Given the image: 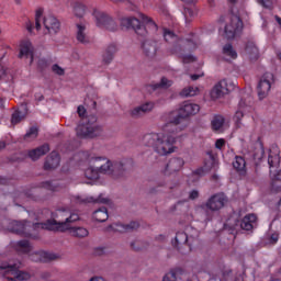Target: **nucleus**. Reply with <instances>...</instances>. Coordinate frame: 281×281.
I'll use <instances>...</instances> for the list:
<instances>
[{"mask_svg":"<svg viewBox=\"0 0 281 281\" xmlns=\"http://www.w3.org/2000/svg\"><path fill=\"white\" fill-rule=\"evenodd\" d=\"M162 281H177V272L170 271L164 278Z\"/></svg>","mask_w":281,"mask_h":281,"instance_id":"obj_52","label":"nucleus"},{"mask_svg":"<svg viewBox=\"0 0 281 281\" xmlns=\"http://www.w3.org/2000/svg\"><path fill=\"white\" fill-rule=\"evenodd\" d=\"M70 234L75 236V238H87L89 231L85 227H72Z\"/></svg>","mask_w":281,"mask_h":281,"instance_id":"obj_41","label":"nucleus"},{"mask_svg":"<svg viewBox=\"0 0 281 281\" xmlns=\"http://www.w3.org/2000/svg\"><path fill=\"white\" fill-rule=\"evenodd\" d=\"M93 16L95 19L98 27H103L109 32H117V23L113 20V18L109 16V14L94 10Z\"/></svg>","mask_w":281,"mask_h":281,"instance_id":"obj_11","label":"nucleus"},{"mask_svg":"<svg viewBox=\"0 0 281 281\" xmlns=\"http://www.w3.org/2000/svg\"><path fill=\"white\" fill-rule=\"evenodd\" d=\"M21 269V262L9 263L8 261L0 260V271H3L8 276L4 281H27L32 276L27 271L19 270Z\"/></svg>","mask_w":281,"mask_h":281,"instance_id":"obj_7","label":"nucleus"},{"mask_svg":"<svg viewBox=\"0 0 281 281\" xmlns=\"http://www.w3.org/2000/svg\"><path fill=\"white\" fill-rule=\"evenodd\" d=\"M161 48V42L155 38L145 40L142 43V50L146 58H156L157 52Z\"/></svg>","mask_w":281,"mask_h":281,"instance_id":"obj_13","label":"nucleus"},{"mask_svg":"<svg viewBox=\"0 0 281 281\" xmlns=\"http://www.w3.org/2000/svg\"><path fill=\"white\" fill-rule=\"evenodd\" d=\"M251 104H254V99L251 98V95L243 94L238 103V109L240 111H245V109H248V106H251Z\"/></svg>","mask_w":281,"mask_h":281,"instance_id":"obj_37","label":"nucleus"},{"mask_svg":"<svg viewBox=\"0 0 281 281\" xmlns=\"http://www.w3.org/2000/svg\"><path fill=\"white\" fill-rule=\"evenodd\" d=\"M201 111V106L196 103L183 102L177 114H171L169 122L165 125L166 133H170L171 135H177V133H181V122L186 120V117H190V115H196Z\"/></svg>","mask_w":281,"mask_h":281,"instance_id":"obj_4","label":"nucleus"},{"mask_svg":"<svg viewBox=\"0 0 281 281\" xmlns=\"http://www.w3.org/2000/svg\"><path fill=\"white\" fill-rule=\"evenodd\" d=\"M93 218L98 223H105V221H109V211H106V207H101L93 212Z\"/></svg>","mask_w":281,"mask_h":281,"instance_id":"obj_34","label":"nucleus"},{"mask_svg":"<svg viewBox=\"0 0 281 281\" xmlns=\"http://www.w3.org/2000/svg\"><path fill=\"white\" fill-rule=\"evenodd\" d=\"M143 144L161 156L175 153L177 137L165 133H149L143 136Z\"/></svg>","mask_w":281,"mask_h":281,"instance_id":"obj_2","label":"nucleus"},{"mask_svg":"<svg viewBox=\"0 0 281 281\" xmlns=\"http://www.w3.org/2000/svg\"><path fill=\"white\" fill-rule=\"evenodd\" d=\"M186 165V161L183 158L173 157L169 159L167 166H166V172H169V175H172L175 172H179L181 168Z\"/></svg>","mask_w":281,"mask_h":281,"instance_id":"obj_22","label":"nucleus"},{"mask_svg":"<svg viewBox=\"0 0 281 281\" xmlns=\"http://www.w3.org/2000/svg\"><path fill=\"white\" fill-rule=\"evenodd\" d=\"M31 58L30 65L34 63V46L32 45V42L30 41H23L20 46V54L19 58Z\"/></svg>","mask_w":281,"mask_h":281,"instance_id":"obj_21","label":"nucleus"},{"mask_svg":"<svg viewBox=\"0 0 281 281\" xmlns=\"http://www.w3.org/2000/svg\"><path fill=\"white\" fill-rule=\"evenodd\" d=\"M271 190L276 193L281 192V181L277 177L272 178Z\"/></svg>","mask_w":281,"mask_h":281,"instance_id":"obj_50","label":"nucleus"},{"mask_svg":"<svg viewBox=\"0 0 281 281\" xmlns=\"http://www.w3.org/2000/svg\"><path fill=\"white\" fill-rule=\"evenodd\" d=\"M181 98H194V95H199V88L196 87H188L181 90Z\"/></svg>","mask_w":281,"mask_h":281,"instance_id":"obj_42","label":"nucleus"},{"mask_svg":"<svg viewBox=\"0 0 281 281\" xmlns=\"http://www.w3.org/2000/svg\"><path fill=\"white\" fill-rule=\"evenodd\" d=\"M256 214H248L243 220H238L236 217H231L224 224V229L234 234V232H240L244 229L246 232H251L254 229V223L257 221Z\"/></svg>","mask_w":281,"mask_h":281,"instance_id":"obj_6","label":"nucleus"},{"mask_svg":"<svg viewBox=\"0 0 281 281\" xmlns=\"http://www.w3.org/2000/svg\"><path fill=\"white\" fill-rule=\"evenodd\" d=\"M77 113L79 117H82L81 123L76 128L77 137H79V139H93L102 135L103 128L102 125L98 124V116L90 115L85 119L87 109L82 105L77 108Z\"/></svg>","mask_w":281,"mask_h":281,"instance_id":"obj_3","label":"nucleus"},{"mask_svg":"<svg viewBox=\"0 0 281 281\" xmlns=\"http://www.w3.org/2000/svg\"><path fill=\"white\" fill-rule=\"evenodd\" d=\"M243 117H245V110L238 109L234 116V121H235L237 128H240V120H243Z\"/></svg>","mask_w":281,"mask_h":281,"instance_id":"obj_49","label":"nucleus"},{"mask_svg":"<svg viewBox=\"0 0 281 281\" xmlns=\"http://www.w3.org/2000/svg\"><path fill=\"white\" fill-rule=\"evenodd\" d=\"M43 23L48 34H58L60 32V22L54 15L45 16Z\"/></svg>","mask_w":281,"mask_h":281,"instance_id":"obj_20","label":"nucleus"},{"mask_svg":"<svg viewBox=\"0 0 281 281\" xmlns=\"http://www.w3.org/2000/svg\"><path fill=\"white\" fill-rule=\"evenodd\" d=\"M278 153H280V150L278 149L270 150V154L268 156V165L270 166V168H276V166L280 164V156L278 155Z\"/></svg>","mask_w":281,"mask_h":281,"instance_id":"obj_36","label":"nucleus"},{"mask_svg":"<svg viewBox=\"0 0 281 281\" xmlns=\"http://www.w3.org/2000/svg\"><path fill=\"white\" fill-rule=\"evenodd\" d=\"M91 164L94 168L99 169L100 175H109L112 177L113 172V161L108 159L106 157H95L91 158Z\"/></svg>","mask_w":281,"mask_h":281,"instance_id":"obj_14","label":"nucleus"},{"mask_svg":"<svg viewBox=\"0 0 281 281\" xmlns=\"http://www.w3.org/2000/svg\"><path fill=\"white\" fill-rule=\"evenodd\" d=\"M38 137V127L32 126L26 134L24 135V139H36Z\"/></svg>","mask_w":281,"mask_h":281,"instance_id":"obj_47","label":"nucleus"},{"mask_svg":"<svg viewBox=\"0 0 281 281\" xmlns=\"http://www.w3.org/2000/svg\"><path fill=\"white\" fill-rule=\"evenodd\" d=\"M225 203H227V196L224 193H216L211 195L200 209L209 210L210 212H218V210L225 207Z\"/></svg>","mask_w":281,"mask_h":281,"instance_id":"obj_10","label":"nucleus"},{"mask_svg":"<svg viewBox=\"0 0 281 281\" xmlns=\"http://www.w3.org/2000/svg\"><path fill=\"white\" fill-rule=\"evenodd\" d=\"M143 25L142 22L137 20V18H124L121 20V26L125 27V30H134L138 36H147L148 30L151 32H157V24L150 20V18L142 14Z\"/></svg>","mask_w":281,"mask_h":281,"instance_id":"obj_5","label":"nucleus"},{"mask_svg":"<svg viewBox=\"0 0 281 281\" xmlns=\"http://www.w3.org/2000/svg\"><path fill=\"white\" fill-rule=\"evenodd\" d=\"M199 238V234L193 228H187L186 232H178L175 237V241H172L173 247H177L179 251H181L182 247H189L192 249L194 244Z\"/></svg>","mask_w":281,"mask_h":281,"instance_id":"obj_8","label":"nucleus"},{"mask_svg":"<svg viewBox=\"0 0 281 281\" xmlns=\"http://www.w3.org/2000/svg\"><path fill=\"white\" fill-rule=\"evenodd\" d=\"M223 146H225V139L218 138V139L215 142V148H217L218 150H221V148H223Z\"/></svg>","mask_w":281,"mask_h":281,"instance_id":"obj_58","label":"nucleus"},{"mask_svg":"<svg viewBox=\"0 0 281 281\" xmlns=\"http://www.w3.org/2000/svg\"><path fill=\"white\" fill-rule=\"evenodd\" d=\"M52 70L54 71V74H57V76H65V69L59 67L57 64L53 65Z\"/></svg>","mask_w":281,"mask_h":281,"instance_id":"obj_53","label":"nucleus"},{"mask_svg":"<svg viewBox=\"0 0 281 281\" xmlns=\"http://www.w3.org/2000/svg\"><path fill=\"white\" fill-rule=\"evenodd\" d=\"M225 124V117L223 115H215L211 122L213 131H221Z\"/></svg>","mask_w":281,"mask_h":281,"instance_id":"obj_40","label":"nucleus"},{"mask_svg":"<svg viewBox=\"0 0 281 281\" xmlns=\"http://www.w3.org/2000/svg\"><path fill=\"white\" fill-rule=\"evenodd\" d=\"M52 216L53 218L45 223H33V228L47 229L48 232H67L71 227V223L80 221V215L69 209H58Z\"/></svg>","mask_w":281,"mask_h":281,"instance_id":"obj_1","label":"nucleus"},{"mask_svg":"<svg viewBox=\"0 0 281 281\" xmlns=\"http://www.w3.org/2000/svg\"><path fill=\"white\" fill-rule=\"evenodd\" d=\"M86 10H87V7H85V4L82 3H77L74 7L75 15H77L78 19H82L85 16Z\"/></svg>","mask_w":281,"mask_h":281,"instance_id":"obj_46","label":"nucleus"},{"mask_svg":"<svg viewBox=\"0 0 281 281\" xmlns=\"http://www.w3.org/2000/svg\"><path fill=\"white\" fill-rule=\"evenodd\" d=\"M5 76V68H3V66L0 64V80L1 78H4Z\"/></svg>","mask_w":281,"mask_h":281,"instance_id":"obj_64","label":"nucleus"},{"mask_svg":"<svg viewBox=\"0 0 281 281\" xmlns=\"http://www.w3.org/2000/svg\"><path fill=\"white\" fill-rule=\"evenodd\" d=\"M244 54L245 56H247L250 60H258V56H259V50H258V46H256V43L254 42H248L245 45V49H244Z\"/></svg>","mask_w":281,"mask_h":281,"instance_id":"obj_28","label":"nucleus"},{"mask_svg":"<svg viewBox=\"0 0 281 281\" xmlns=\"http://www.w3.org/2000/svg\"><path fill=\"white\" fill-rule=\"evenodd\" d=\"M42 188H44L45 190H49L50 192H55L56 190V186H54L49 181L42 182Z\"/></svg>","mask_w":281,"mask_h":281,"instance_id":"obj_54","label":"nucleus"},{"mask_svg":"<svg viewBox=\"0 0 281 281\" xmlns=\"http://www.w3.org/2000/svg\"><path fill=\"white\" fill-rule=\"evenodd\" d=\"M75 159H79V161H89L91 164V159H95V157L91 156L89 151H79L75 155Z\"/></svg>","mask_w":281,"mask_h":281,"instance_id":"obj_45","label":"nucleus"},{"mask_svg":"<svg viewBox=\"0 0 281 281\" xmlns=\"http://www.w3.org/2000/svg\"><path fill=\"white\" fill-rule=\"evenodd\" d=\"M279 238H280V235H278L277 233H274V234H272V235L270 236L269 243H270L271 245H276V243H278Z\"/></svg>","mask_w":281,"mask_h":281,"instance_id":"obj_57","label":"nucleus"},{"mask_svg":"<svg viewBox=\"0 0 281 281\" xmlns=\"http://www.w3.org/2000/svg\"><path fill=\"white\" fill-rule=\"evenodd\" d=\"M222 54L225 56V60H229L231 58L235 60V58H238V53H236L232 44H225Z\"/></svg>","mask_w":281,"mask_h":281,"instance_id":"obj_33","label":"nucleus"},{"mask_svg":"<svg viewBox=\"0 0 281 281\" xmlns=\"http://www.w3.org/2000/svg\"><path fill=\"white\" fill-rule=\"evenodd\" d=\"M14 249L18 254H32V244L29 240L22 239L14 244Z\"/></svg>","mask_w":281,"mask_h":281,"instance_id":"obj_29","label":"nucleus"},{"mask_svg":"<svg viewBox=\"0 0 281 281\" xmlns=\"http://www.w3.org/2000/svg\"><path fill=\"white\" fill-rule=\"evenodd\" d=\"M164 38L166 43H170L171 45H173V52H176V54H179V52H181L180 45H181L182 38H180L177 34H175V32L170 30H165Z\"/></svg>","mask_w":281,"mask_h":281,"instance_id":"obj_18","label":"nucleus"},{"mask_svg":"<svg viewBox=\"0 0 281 281\" xmlns=\"http://www.w3.org/2000/svg\"><path fill=\"white\" fill-rule=\"evenodd\" d=\"M35 100H37V102H43V100H45V97L41 93L35 94Z\"/></svg>","mask_w":281,"mask_h":281,"instance_id":"obj_63","label":"nucleus"},{"mask_svg":"<svg viewBox=\"0 0 281 281\" xmlns=\"http://www.w3.org/2000/svg\"><path fill=\"white\" fill-rule=\"evenodd\" d=\"M274 82L273 74L266 72L260 78L259 83L257 86V93L259 100H265L267 95H269V91H271V83Z\"/></svg>","mask_w":281,"mask_h":281,"instance_id":"obj_12","label":"nucleus"},{"mask_svg":"<svg viewBox=\"0 0 281 281\" xmlns=\"http://www.w3.org/2000/svg\"><path fill=\"white\" fill-rule=\"evenodd\" d=\"M194 60H196V57H194L192 55H183L182 56L183 63H194Z\"/></svg>","mask_w":281,"mask_h":281,"instance_id":"obj_55","label":"nucleus"},{"mask_svg":"<svg viewBox=\"0 0 281 281\" xmlns=\"http://www.w3.org/2000/svg\"><path fill=\"white\" fill-rule=\"evenodd\" d=\"M27 221L24 222H14L13 223V228L12 232L13 234H25L26 229H27Z\"/></svg>","mask_w":281,"mask_h":281,"instance_id":"obj_43","label":"nucleus"},{"mask_svg":"<svg viewBox=\"0 0 281 281\" xmlns=\"http://www.w3.org/2000/svg\"><path fill=\"white\" fill-rule=\"evenodd\" d=\"M77 41L82 43V45H89L90 40L89 35H87V26L77 24Z\"/></svg>","mask_w":281,"mask_h":281,"instance_id":"obj_30","label":"nucleus"},{"mask_svg":"<svg viewBox=\"0 0 281 281\" xmlns=\"http://www.w3.org/2000/svg\"><path fill=\"white\" fill-rule=\"evenodd\" d=\"M153 109H155V103L146 102L142 105L134 108L131 111V115H132V117H142V116L146 115V113H150V111H153Z\"/></svg>","mask_w":281,"mask_h":281,"instance_id":"obj_23","label":"nucleus"},{"mask_svg":"<svg viewBox=\"0 0 281 281\" xmlns=\"http://www.w3.org/2000/svg\"><path fill=\"white\" fill-rule=\"evenodd\" d=\"M189 199H191V201H194V200L199 199V191L198 190H192L189 193Z\"/></svg>","mask_w":281,"mask_h":281,"instance_id":"obj_59","label":"nucleus"},{"mask_svg":"<svg viewBox=\"0 0 281 281\" xmlns=\"http://www.w3.org/2000/svg\"><path fill=\"white\" fill-rule=\"evenodd\" d=\"M130 246L134 251H142L146 247V243H144L143 240L136 239L132 241Z\"/></svg>","mask_w":281,"mask_h":281,"instance_id":"obj_48","label":"nucleus"},{"mask_svg":"<svg viewBox=\"0 0 281 281\" xmlns=\"http://www.w3.org/2000/svg\"><path fill=\"white\" fill-rule=\"evenodd\" d=\"M117 232L128 233V232H137L139 229V222H131L128 224H117Z\"/></svg>","mask_w":281,"mask_h":281,"instance_id":"obj_32","label":"nucleus"},{"mask_svg":"<svg viewBox=\"0 0 281 281\" xmlns=\"http://www.w3.org/2000/svg\"><path fill=\"white\" fill-rule=\"evenodd\" d=\"M247 166V161H245V158L243 156H236L235 160L233 161V167L238 172H245V168Z\"/></svg>","mask_w":281,"mask_h":281,"instance_id":"obj_38","label":"nucleus"},{"mask_svg":"<svg viewBox=\"0 0 281 281\" xmlns=\"http://www.w3.org/2000/svg\"><path fill=\"white\" fill-rule=\"evenodd\" d=\"M243 30V21L237 15L231 18V23L225 26L226 38H234Z\"/></svg>","mask_w":281,"mask_h":281,"instance_id":"obj_17","label":"nucleus"},{"mask_svg":"<svg viewBox=\"0 0 281 281\" xmlns=\"http://www.w3.org/2000/svg\"><path fill=\"white\" fill-rule=\"evenodd\" d=\"M40 278L41 280H49V278H52V272H48V271L41 272Z\"/></svg>","mask_w":281,"mask_h":281,"instance_id":"obj_60","label":"nucleus"},{"mask_svg":"<svg viewBox=\"0 0 281 281\" xmlns=\"http://www.w3.org/2000/svg\"><path fill=\"white\" fill-rule=\"evenodd\" d=\"M196 49V43L193 40H181L180 52H192Z\"/></svg>","mask_w":281,"mask_h":281,"instance_id":"obj_35","label":"nucleus"},{"mask_svg":"<svg viewBox=\"0 0 281 281\" xmlns=\"http://www.w3.org/2000/svg\"><path fill=\"white\" fill-rule=\"evenodd\" d=\"M27 117V103H22L20 109L12 113L11 124L15 125Z\"/></svg>","mask_w":281,"mask_h":281,"instance_id":"obj_26","label":"nucleus"},{"mask_svg":"<svg viewBox=\"0 0 281 281\" xmlns=\"http://www.w3.org/2000/svg\"><path fill=\"white\" fill-rule=\"evenodd\" d=\"M258 2L263 8H271V5H273V1H271V0H258Z\"/></svg>","mask_w":281,"mask_h":281,"instance_id":"obj_56","label":"nucleus"},{"mask_svg":"<svg viewBox=\"0 0 281 281\" xmlns=\"http://www.w3.org/2000/svg\"><path fill=\"white\" fill-rule=\"evenodd\" d=\"M234 89H236V83H234L233 81L223 79L218 81L211 90V98L213 100H218L221 98H224V95L232 93Z\"/></svg>","mask_w":281,"mask_h":281,"instance_id":"obj_9","label":"nucleus"},{"mask_svg":"<svg viewBox=\"0 0 281 281\" xmlns=\"http://www.w3.org/2000/svg\"><path fill=\"white\" fill-rule=\"evenodd\" d=\"M47 153H49V145L44 144L33 150H30L29 157L30 159H32V161H38V159H41V157H43L44 155H47Z\"/></svg>","mask_w":281,"mask_h":281,"instance_id":"obj_27","label":"nucleus"},{"mask_svg":"<svg viewBox=\"0 0 281 281\" xmlns=\"http://www.w3.org/2000/svg\"><path fill=\"white\" fill-rule=\"evenodd\" d=\"M262 157H265V147L262 146V143H257L255 150L252 151V160L256 166L262 161Z\"/></svg>","mask_w":281,"mask_h":281,"instance_id":"obj_31","label":"nucleus"},{"mask_svg":"<svg viewBox=\"0 0 281 281\" xmlns=\"http://www.w3.org/2000/svg\"><path fill=\"white\" fill-rule=\"evenodd\" d=\"M95 254L97 256H102L104 254V248L103 247L95 248Z\"/></svg>","mask_w":281,"mask_h":281,"instance_id":"obj_62","label":"nucleus"},{"mask_svg":"<svg viewBox=\"0 0 281 281\" xmlns=\"http://www.w3.org/2000/svg\"><path fill=\"white\" fill-rule=\"evenodd\" d=\"M115 54H117V45L110 44L108 47H105L101 60L103 67H109V65L113 63Z\"/></svg>","mask_w":281,"mask_h":281,"instance_id":"obj_19","label":"nucleus"},{"mask_svg":"<svg viewBox=\"0 0 281 281\" xmlns=\"http://www.w3.org/2000/svg\"><path fill=\"white\" fill-rule=\"evenodd\" d=\"M132 165L128 160H120L112 162V178L113 179H122L126 177V172L131 170Z\"/></svg>","mask_w":281,"mask_h":281,"instance_id":"obj_15","label":"nucleus"},{"mask_svg":"<svg viewBox=\"0 0 281 281\" xmlns=\"http://www.w3.org/2000/svg\"><path fill=\"white\" fill-rule=\"evenodd\" d=\"M29 258L32 262H52L54 260H58L60 256L55 252H47L43 250L29 252Z\"/></svg>","mask_w":281,"mask_h":281,"instance_id":"obj_16","label":"nucleus"},{"mask_svg":"<svg viewBox=\"0 0 281 281\" xmlns=\"http://www.w3.org/2000/svg\"><path fill=\"white\" fill-rule=\"evenodd\" d=\"M41 16H43V9H37L35 12V27L41 30Z\"/></svg>","mask_w":281,"mask_h":281,"instance_id":"obj_51","label":"nucleus"},{"mask_svg":"<svg viewBox=\"0 0 281 281\" xmlns=\"http://www.w3.org/2000/svg\"><path fill=\"white\" fill-rule=\"evenodd\" d=\"M172 85V80L162 77L160 82L151 85V89L154 91H157V89H170V86Z\"/></svg>","mask_w":281,"mask_h":281,"instance_id":"obj_39","label":"nucleus"},{"mask_svg":"<svg viewBox=\"0 0 281 281\" xmlns=\"http://www.w3.org/2000/svg\"><path fill=\"white\" fill-rule=\"evenodd\" d=\"M194 175H198L199 177H203L205 175V169L199 168L194 171Z\"/></svg>","mask_w":281,"mask_h":281,"instance_id":"obj_61","label":"nucleus"},{"mask_svg":"<svg viewBox=\"0 0 281 281\" xmlns=\"http://www.w3.org/2000/svg\"><path fill=\"white\" fill-rule=\"evenodd\" d=\"M60 166V156L58 153H50L44 162V170H56V168Z\"/></svg>","mask_w":281,"mask_h":281,"instance_id":"obj_24","label":"nucleus"},{"mask_svg":"<svg viewBox=\"0 0 281 281\" xmlns=\"http://www.w3.org/2000/svg\"><path fill=\"white\" fill-rule=\"evenodd\" d=\"M85 175L87 179H99L100 177V170L95 168L93 164H91V167H89L86 171Z\"/></svg>","mask_w":281,"mask_h":281,"instance_id":"obj_44","label":"nucleus"},{"mask_svg":"<svg viewBox=\"0 0 281 281\" xmlns=\"http://www.w3.org/2000/svg\"><path fill=\"white\" fill-rule=\"evenodd\" d=\"M76 203H78L79 205H87L89 203H103L104 205L106 203H109V199L106 198H102V194H100L98 198H93V196H80L77 195L75 198Z\"/></svg>","mask_w":281,"mask_h":281,"instance_id":"obj_25","label":"nucleus"}]
</instances>
